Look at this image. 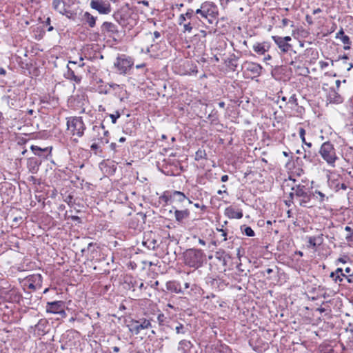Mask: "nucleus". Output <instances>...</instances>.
Returning <instances> with one entry per match:
<instances>
[{"label":"nucleus","instance_id":"f257e3e1","mask_svg":"<svg viewBox=\"0 0 353 353\" xmlns=\"http://www.w3.org/2000/svg\"><path fill=\"white\" fill-rule=\"evenodd\" d=\"M290 196L294 199L300 207L312 208L314 206L312 204V193L310 188L302 183L295 185L292 188Z\"/></svg>","mask_w":353,"mask_h":353},{"label":"nucleus","instance_id":"f03ea898","mask_svg":"<svg viewBox=\"0 0 353 353\" xmlns=\"http://www.w3.org/2000/svg\"><path fill=\"white\" fill-rule=\"evenodd\" d=\"M319 154L322 159L331 168H335L336 161L339 159L335 145L330 141L321 144Z\"/></svg>","mask_w":353,"mask_h":353},{"label":"nucleus","instance_id":"7ed1b4c3","mask_svg":"<svg viewBox=\"0 0 353 353\" xmlns=\"http://www.w3.org/2000/svg\"><path fill=\"white\" fill-rule=\"evenodd\" d=\"M184 263L194 268H199L203 263L205 253L202 250L196 248L187 249L183 254Z\"/></svg>","mask_w":353,"mask_h":353},{"label":"nucleus","instance_id":"20e7f679","mask_svg":"<svg viewBox=\"0 0 353 353\" xmlns=\"http://www.w3.org/2000/svg\"><path fill=\"white\" fill-rule=\"evenodd\" d=\"M194 14L199 15L201 18L208 20V23L212 24L219 15L218 7L215 3L211 1H205L201 3L199 8L194 10Z\"/></svg>","mask_w":353,"mask_h":353},{"label":"nucleus","instance_id":"39448f33","mask_svg":"<svg viewBox=\"0 0 353 353\" xmlns=\"http://www.w3.org/2000/svg\"><path fill=\"white\" fill-rule=\"evenodd\" d=\"M67 130L73 136L81 137L84 134L85 125L81 117H70L67 119Z\"/></svg>","mask_w":353,"mask_h":353},{"label":"nucleus","instance_id":"423d86ee","mask_svg":"<svg viewBox=\"0 0 353 353\" xmlns=\"http://www.w3.org/2000/svg\"><path fill=\"white\" fill-rule=\"evenodd\" d=\"M330 277L335 283L339 285L342 283L344 279L348 283L353 285V270L350 267H346L344 270L342 268H338L330 273Z\"/></svg>","mask_w":353,"mask_h":353},{"label":"nucleus","instance_id":"0eeeda50","mask_svg":"<svg viewBox=\"0 0 353 353\" xmlns=\"http://www.w3.org/2000/svg\"><path fill=\"white\" fill-rule=\"evenodd\" d=\"M194 10L192 8H188L185 13L181 14L177 19L178 25L183 28L182 32L183 33H190L193 30V25L192 21L194 18Z\"/></svg>","mask_w":353,"mask_h":353},{"label":"nucleus","instance_id":"6e6552de","mask_svg":"<svg viewBox=\"0 0 353 353\" xmlns=\"http://www.w3.org/2000/svg\"><path fill=\"white\" fill-rule=\"evenodd\" d=\"M244 76L246 78L254 79L259 77L263 70V68L256 62L246 61L242 65Z\"/></svg>","mask_w":353,"mask_h":353},{"label":"nucleus","instance_id":"1a4fd4ad","mask_svg":"<svg viewBox=\"0 0 353 353\" xmlns=\"http://www.w3.org/2000/svg\"><path fill=\"white\" fill-rule=\"evenodd\" d=\"M134 62L132 58L125 54H121L117 57L114 65L121 74H125L132 67Z\"/></svg>","mask_w":353,"mask_h":353},{"label":"nucleus","instance_id":"9d476101","mask_svg":"<svg viewBox=\"0 0 353 353\" xmlns=\"http://www.w3.org/2000/svg\"><path fill=\"white\" fill-rule=\"evenodd\" d=\"M271 38L277 46L281 53L286 54L292 50L293 46L290 43V41H292V37L290 36L281 37L274 35L272 36Z\"/></svg>","mask_w":353,"mask_h":353},{"label":"nucleus","instance_id":"9b49d317","mask_svg":"<svg viewBox=\"0 0 353 353\" xmlns=\"http://www.w3.org/2000/svg\"><path fill=\"white\" fill-rule=\"evenodd\" d=\"M285 168L290 172L293 176H300L304 173L302 168V160L300 157L293 159L291 157L285 163Z\"/></svg>","mask_w":353,"mask_h":353},{"label":"nucleus","instance_id":"f8f14e48","mask_svg":"<svg viewBox=\"0 0 353 353\" xmlns=\"http://www.w3.org/2000/svg\"><path fill=\"white\" fill-rule=\"evenodd\" d=\"M42 276L40 274H34L26 276L23 281L24 288L30 291H35L41 288L42 285Z\"/></svg>","mask_w":353,"mask_h":353},{"label":"nucleus","instance_id":"ddd939ff","mask_svg":"<svg viewBox=\"0 0 353 353\" xmlns=\"http://www.w3.org/2000/svg\"><path fill=\"white\" fill-rule=\"evenodd\" d=\"M287 107L290 109L291 116L301 117L305 113V109L303 106L299 105L297 98L295 94H292L286 102Z\"/></svg>","mask_w":353,"mask_h":353},{"label":"nucleus","instance_id":"4468645a","mask_svg":"<svg viewBox=\"0 0 353 353\" xmlns=\"http://www.w3.org/2000/svg\"><path fill=\"white\" fill-rule=\"evenodd\" d=\"M90 6L100 14H108L112 11L111 4L108 0H91Z\"/></svg>","mask_w":353,"mask_h":353},{"label":"nucleus","instance_id":"2eb2a0df","mask_svg":"<svg viewBox=\"0 0 353 353\" xmlns=\"http://www.w3.org/2000/svg\"><path fill=\"white\" fill-rule=\"evenodd\" d=\"M327 84H323V89L326 92L327 101L330 103L340 104L343 101V97L334 88H327Z\"/></svg>","mask_w":353,"mask_h":353},{"label":"nucleus","instance_id":"dca6fc26","mask_svg":"<svg viewBox=\"0 0 353 353\" xmlns=\"http://www.w3.org/2000/svg\"><path fill=\"white\" fill-rule=\"evenodd\" d=\"M46 312L48 313L59 314L62 317L66 316V313L64 310V303L62 301L48 302Z\"/></svg>","mask_w":353,"mask_h":353},{"label":"nucleus","instance_id":"f3484780","mask_svg":"<svg viewBox=\"0 0 353 353\" xmlns=\"http://www.w3.org/2000/svg\"><path fill=\"white\" fill-rule=\"evenodd\" d=\"M101 33L105 36L114 38L119 34L117 26L114 23L104 21L101 26Z\"/></svg>","mask_w":353,"mask_h":353},{"label":"nucleus","instance_id":"a211bd4d","mask_svg":"<svg viewBox=\"0 0 353 353\" xmlns=\"http://www.w3.org/2000/svg\"><path fill=\"white\" fill-rule=\"evenodd\" d=\"M224 214L230 219H240L243 216L242 209L234 205L225 208Z\"/></svg>","mask_w":353,"mask_h":353},{"label":"nucleus","instance_id":"6ab92c4d","mask_svg":"<svg viewBox=\"0 0 353 353\" xmlns=\"http://www.w3.org/2000/svg\"><path fill=\"white\" fill-rule=\"evenodd\" d=\"M312 193L313 200L320 205L325 203L332 196V194L328 192L319 189L312 191Z\"/></svg>","mask_w":353,"mask_h":353},{"label":"nucleus","instance_id":"aec40b11","mask_svg":"<svg viewBox=\"0 0 353 353\" xmlns=\"http://www.w3.org/2000/svg\"><path fill=\"white\" fill-rule=\"evenodd\" d=\"M271 48V43L268 41L256 42L253 46V50L259 55H265Z\"/></svg>","mask_w":353,"mask_h":353},{"label":"nucleus","instance_id":"412c9836","mask_svg":"<svg viewBox=\"0 0 353 353\" xmlns=\"http://www.w3.org/2000/svg\"><path fill=\"white\" fill-rule=\"evenodd\" d=\"M205 353H232V352L227 345L217 343L206 348Z\"/></svg>","mask_w":353,"mask_h":353},{"label":"nucleus","instance_id":"4be33fe9","mask_svg":"<svg viewBox=\"0 0 353 353\" xmlns=\"http://www.w3.org/2000/svg\"><path fill=\"white\" fill-rule=\"evenodd\" d=\"M336 39H339L341 43L343 44V49L345 50H348L351 48L352 46V41L349 36L345 34L343 28L336 34Z\"/></svg>","mask_w":353,"mask_h":353},{"label":"nucleus","instance_id":"5701e85b","mask_svg":"<svg viewBox=\"0 0 353 353\" xmlns=\"http://www.w3.org/2000/svg\"><path fill=\"white\" fill-rule=\"evenodd\" d=\"M97 17L92 15L90 12H84L81 17V21L84 25H88L90 28L95 27Z\"/></svg>","mask_w":353,"mask_h":353},{"label":"nucleus","instance_id":"b1692460","mask_svg":"<svg viewBox=\"0 0 353 353\" xmlns=\"http://www.w3.org/2000/svg\"><path fill=\"white\" fill-rule=\"evenodd\" d=\"M323 243V234L309 236L307 239V247L316 250L317 247Z\"/></svg>","mask_w":353,"mask_h":353},{"label":"nucleus","instance_id":"393cba45","mask_svg":"<svg viewBox=\"0 0 353 353\" xmlns=\"http://www.w3.org/2000/svg\"><path fill=\"white\" fill-rule=\"evenodd\" d=\"M165 287L167 290L172 293L181 294L183 292L180 282L175 280L167 281Z\"/></svg>","mask_w":353,"mask_h":353},{"label":"nucleus","instance_id":"a878e982","mask_svg":"<svg viewBox=\"0 0 353 353\" xmlns=\"http://www.w3.org/2000/svg\"><path fill=\"white\" fill-rule=\"evenodd\" d=\"M30 149L34 152L35 155L43 157H48L51 154L52 147H46L44 148H41L37 145H32Z\"/></svg>","mask_w":353,"mask_h":353},{"label":"nucleus","instance_id":"bb28decb","mask_svg":"<svg viewBox=\"0 0 353 353\" xmlns=\"http://www.w3.org/2000/svg\"><path fill=\"white\" fill-rule=\"evenodd\" d=\"M194 345L190 341L183 339L179 341L178 350L181 353H191Z\"/></svg>","mask_w":353,"mask_h":353},{"label":"nucleus","instance_id":"cd10ccee","mask_svg":"<svg viewBox=\"0 0 353 353\" xmlns=\"http://www.w3.org/2000/svg\"><path fill=\"white\" fill-rule=\"evenodd\" d=\"M52 6L54 10L62 15H67L69 12L65 7V3L61 0H53Z\"/></svg>","mask_w":353,"mask_h":353},{"label":"nucleus","instance_id":"c85d7f7f","mask_svg":"<svg viewBox=\"0 0 353 353\" xmlns=\"http://www.w3.org/2000/svg\"><path fill=\"white\" fill-rule=\"evenodd\" d=\"M172 196L173 203H183L185 200H188L189 203H192V201L189 198H188L183 192L181 191L174 190L172 192Z\"/></svg>","mask_w":353,"mask_h":353},{"label":"nucleus","instance_id":"c756f323","mask_svg":"<svg viewBox=\"0 0 353 353\" xmlns=\"http://www.w3.org/2000/svg\"><path fill=\"white\" fill-rule=\"evenodd\" d=\"M100 128H101L103 130V137H101L97 139V141H98L97 143L103 144V145L107 144L109 142L108 136H109L110 133L108 130H105V127L103 125H102L101 128L97 127V126H94L93 130L97 131L99 134V131Z\"/></svg>","mask_w":353,"mask_h":353},{"label":"nucleus","instance_id":"7c9ffc66","mask_svg":"<svg viewBox=\"0 0 353 353\" xmlns=\"http://www.w3.org/2000/svg\"><path fill=\"white\" fill-rule=\"evenodd\" d=\"M190 212L188 209L174 210L175 219L179 223H181L184 219H188L190 216Z\"/></svg>","mask_w":353,"mask_h":353},{"label":"nucleus","instance_id":"2f4dec72","mask_svg":"<svg viewBox=\"0 0 353 353\" xmlns=\"http://www.w3.org/2000/svg\"><path fill=\"white\" fill-rule=\"evenodd\" d=\"M65 77L69 80L74 81L77 83H80L81 81V77L76 75L74 72L69 67H68Z\"/></svg>","mask_w":353,"mask_h":353},{"label":"nucleus","instance_id":"473e14b6","mask_svg":"<svg viewBox=\"0 0 353 353\" xmlns=\"http://www.w3.org/2000/svg\"><path fill=\"white\" fill-rule=\"evenodd\" d=\"M130 332L135 335H137L142 330L141 327L139 326V321H133L130 324L128 325Z\"/></svg>","mask_w":353,"mask_h":353},{"label":"nucleus","instance_id":"72a5a7b5","mask_svg":"<svg viewBox=\"0 0 353 353\" xmlns=\"http://www.w3.org/2000/svg\"><path fill=\"white\" fill-rule=\"evenodd\" d=\"M159 199L161 201L163 202L165 205H168L169 203H173L172 192L168 191H165L159 197Z\"/></svg>","mask_w":353,"mask_h":353},{"label":"nucleus","instance_id":"f704fd0d","mask_svg":"<svg viewBox=\"0 0 353 353\" xmlns=\"http://www.w3.org/2000/svg\"><path fill=\"white\" fill-rule=\"evenodd\" d=\"M238 60L235 57L228 59L225 61L226 66L231 70L235 71L238 66Z\"/></svg>","mask_w":353,"mask_h":353},{"label":"nucleus","instance_id":"c9c22d12","mask_svg":"<svg viewBox=\"0 0 353 353\" xmlns=\"http://www.w3.org/2000/svg\"><path fill=\"white\" fill-rule=\"evenodd\" d=\"M223 227V225H222ZM216 230L220 232L219 238L218 239L219 243L225 242L228 240V229L216 228Z\"/></svg>","mask_w":353,"mask_h":353},{"label":"nucleus","instance_id":"e433bc0d","mask_svg":"<svg viewBox=\"0 0 353 353\" xmlns=\"http://www.w3.org/2000/svg\"><path fill=\"white\" fill-rule=\"evenodd\" d=\"M241 232L248 236L252 237L255 235L254 231L251 227L243 225L241 226Z\"/></svg>","mask_w":353,"mask_h":353},{"label":"nucleus","instance_id":"4c0bfd02","mask_svg":"<svg viewBox=\"0 0 353 353\" xmlns=\"http://www.w3.org/2000/svg\"><path fill=\"white\" fill-rule=\"evenodd\" d=\"M299 135L301 139V141H302V143L303 144H305V145H307L308 148H311L312 146V143L310 142H307L306 140H305V130L304 128H299Z\"/></svg>","mask_w":353,"mask_h":353},{"label":"nucleus","instance_id":"58836bf2","mask_svg":"<svg viewBox=\"0 0 353 353\" xmlns=\"http://www.w3.org/2000/svg\"><path fill=\"white\" fill-rule=\"evenodd\" d=\"M207 35L208 32L205 30H200L197 34H194V38L198 39L201 41L202 43H205L206 42Z\"/></svg>","mask_w":353,"mask_h":353},{"label":"nucleus","instance_id":"ea45409f","mask_svg":"<svg viewBox=\"0 0 353 353\" xmlns=\"http://www.w3.org/2000/svg\"><path fill=\"white\" fill-rule=\"evenodd\" d=\"M207 159V154L205 150L199 149L195 153V160L199 161L201 159Z\"/></svg>","mask_w":353,"mask_h":353},{"label":"nucleus","instance_id":"a19ab883","mask_svg":"<svg viewBox=\"0 0 353 353\" xmlns=\"http://www.w3.org/2000/svg\"><path fill=\"white\" fill-rule=\"evenodd\" d=\"M139 326L142 330L148 329L151 327V321L148 319H143L141 322H139Z\"/></svg>","mask_w":353,"mask_h":353},{"label":"nucleus","instance_id":"79ce46f5","mask_svg":"<svg viewBox=\"0 0 353 353\" xmlns=\"http://www.w3.org/2000/svg\"><path fill=\"white\" fill-rule=\"evenodd\" d=\"M175 331L176 334H184L186 332V329L182 323H179L175 327Z\"/></svg>","mask_w":353,"mask_h":353},{"label":"nucleus","instance_id":"37998d69","mask_svg":"<svg viewBox=\"0 0 353 353\" xmlns=\"http://www.w3.org/2000/svg\"><path fill=\"white\" fill-rule=\"evenodd\" d=\"M121 117V114L119 111H116L115 114H110V117L111 118L112 123L115 124L117 119Z\"/></svg>","mask_w":353,"mask_h":353},{"label":"nucleus","instance_id":"c03bdc74","mask_svg":"<svg viewBox=\"0 0 353 353\" xmlns=\"http://www.w3.org/2000/svg\"><path fill=\"white\" fill-rule=\"evenodd\" d=\"M345 240L347 241V243L350 246L353 245V232L352 233H347L345 236Z\"/></svg>","mask_w":353,"mask_h":353},{"label":"nucleus","instance_id":"a18cd8bd","mask_svg":"<svg viewBox=\"0 0 353 353\" xmlns=\"http://www.w3.org/2000/svg\"><path fill=\"white\" fill-rule=\"evenodd\" d=\"M320 353H334V351L332 347L325 346L321 348Z\"/></svg>","mask_w":353,"mask_h":353},{"label":"nucleus","instance_id":"49530a36","mask_svg":"<svg viewBox=\"0 0 353 353\" xmlns=\"http://www.w3.org/2000/svg\"><path fill=\"white\" fill-rule=\"evenodd\" d=\"M90 148L92 150L95 151V154H97L98 152L100 153L102 152V150L100 148L99 144L97 142L93 143L91 145Z\"/></svg>","mask_w":353,"mask_h":353},{"label":"nucleus","instance_id":"de8ad7c7","mask_svg":"<svg viewBox=\"0 0 353 353\" xmlns=\"http://www.w3.org/2000/svg\"><path fill=\"white\" fill-rule=\"evenodd\" d=\"M319 65L321 70H324L329 66V63L325 61H320Z\"/></svg>","mask_w":353,"mask_h":353},{"label":"nucleus","instance_id":"09e8293b","mask_svg":"<svg viewBox=\"0 0 353 353\" xmlns=\"http://www.w3.org/2000/svg\"><path fill=\"white\" fill-rule=\"evenodd\" d=\"M294 202V199L289 196V199L284 201L285 205L290 207Z\"/></svg>","mask_w":353,"mask_h":353},{"label":"nucleus","instance_id":"8fccbe9b","mask_svg":"<svg viewBox=\"0 0 353 353\" xmlns=\"http://www.w3.org/2000/svg\"><path fill=\"white\" fill-rule=\"evenodd\" d=\"M12 294L14 295V301H19L21 298V295L19 293L15 292L14 291L12 292Z\"/></svg>","mask_w":353,"mask_h":353},{"label":"nucleus","instance_id":"3c124183","mask_svg":"<svg viewBox=\"0 0 353 353\" xmlns=\"http://www.w3.org/2000/svg\"><path fill=\"white\" fill-rule=\"evenodd\" d=\"M184 6L183 3H176L174 5H172L171 9L174 10V8H177L179 10H181V9Z\"/></svg>","mask_w":353,"mask_h":353},{"label":"nucleus","instance_id":"603ef678","mask_svg":"<svg viewBox=\"0 0 353 353\" xmlns=\"http://www.w3.org/2000/svg\"><path fill=\"white\" fill-rule=\"evenodd\" d=\"M194 205L195 208H200L203 211H205L206 210V208H207V207L205 205H200L198 203H194Z\"/></svg>","mask_w":353,"mask_h":353},{"label":"nucleus","instance_id":"864d4df0","mask_svg":"<svg viewBox=\"0 0 353 353\" xmlns=\"http://www.w3.org/2000/svg\"><path fill=\"white\" fill-rule=\"evenodd\" d=\"M222 188L223 190H219L217 191V194H222L223 193H226L227 194H228V192H227V188H226V186L225 185H222Z\"/></svg>","mask_w":353,"mask_h":353},{"label":"nucleus","instance_id":"5fc2aeb1","mask_svg":"<svg viewBox=\"0 0 353 353\" xmlns=\"http://www.w3.org/2000/svg\"><path fill=\"white\" fill-rule=\"evenodd\" d=\"M282 27L284 28V27H286L288 26L289 23H290V20L287 18H284L282 19Z\"/></svg>","mask_w":353,"mask_h":353},{"label":"nucleus","instance_id":"6e6d98bb","mask_svg":"<svg viewBox=\"0 0 353 353\" xmlns=\"http://www.w3.org/2000/svg\"><path fill=\"white\" fill-rule=\"evenodd\" d=\"M153 41L161 37V33L159 31H154L153 33Z\"/></svg>","mask_w":353,"mask_h":353},{"label":"nucleus","instance_id":"4d7b16f0","mask_svg":"<svg viewBox=\"0 0 353 353\" xmlns=\"http://www.w3.org/2000/svg\"><path fill=\"white\" fill-rule=\"evenodd\" d=\"M110 149L114 152H116L117 150V145L115 143H111L110 145Z\"/></svg>","mask_w":353,"mask_h":353},{"label":"nucleus","instance_id":"13d9d810","mask_svg":"<svg viewBox=\"0 0 353 353\" xmlns=\"http://www.w3.org/2000/svg\"><path fill=\"white\" fill-rule=\"evenodd\" d=\"M48 99H50V97H46V96H44L41 98V102L42 103H48Z\"/></svg>","mask_w":353,"mask_h":353},{"label":"nucleus","instance_id":"bf43d9fd","mask_svg":"<svg viewBox=\"0 0 353 353\" xmlns=\"http://www.w3.org/2000/svg\"><path fill=\"white\" fill-rule=\"evenodd\" d=\"M310 51L312 52V55L314 56V59H316L319 55L318 51L316 50L310 49Z\"/></svg>","mask_w":353,"mask_h":353},{"label":"nucleus","instance_id":"052dcab7","mask_svg":"<svg viewBox=\"0 0 353 353\" xmlns=\"http://www.w3.org/2000/svg\"><path fill=\"white\" fill-rule=\"evenodd\" d=\"M228 179H229L228 175L225 174L221 176V180L222 182H226V181H228Z\"/></svg>","mask_w":353,"mask_h":353},{"label":"nucleus","instance_id":"680f3d73","mask_svg":"<svg viewBox=\"0 0 353 353\" xmlns=\"http://www.w3.org/2000/svg\"><path fill=\"white\" fill-rule=\"evenodd\" d=\"M272 59V56L270 55V54H265V57L263 58V61L265 62H267L269 60H271Z\"/></svg>","mask_w":353,"mask_h":353},{"label":"nucleus","instance_id":"e2e57ef3","mask_svg":"<svg viewBox=\"0 0 353 353\" xmlns=\"http://www.w3.org/2000/svg\"><path fill=\"white\" fill-rule=\"evenodd\" d=\"M6 74V70L3 68L0 67V75L5 76Z\"/></svg>","mask_w":353,"mask_h":353},{"label":"nucleus","instance_id":"0e129e2a","mask_svg":"<svg viewBox=\"0 0 353 353\" xmlns=\"http://www.w3.org/2000/svg\"><path fill=\"white\" fill-rule=\"evenodd\" d=\"M345 230L348 233H352L353 232V229L350 226H345Z\"/></svg>","mask_w":353,"mask_h":353},{"label":"nucleus","instance_id":"69168bd1","mask_svg":"<svg viewBox=\"0 0 353 353\" xmlns=\"http://www.w3.org/2000/svg\"><path fill=\"white\" fill-rule=\"evenodd\" d=\"M306 21L307 22L309 23V24H312V17L309 15H307L306 16Z\"/></svg>","mask_w":353,"mask_h":353},{"label":"nucleus","instance_id":"338daca9","mask_svg":"<svg viewBox=\"0 0 353 353\" xmlns=\"http://www.w3.org/2000/svg\"><path fill=\"white\" fill-rule=\"evenodd\" d=\"M308 72H309L308 69L305 68L303 69V72H301L300 74H302V75H305Z\"/></svg>","mask_w":353,"mask_h":353},{"label":"nucleus","instance_id":"774afa93","mask_svg":"<svg viewBox=\"0 0 353 353\" xmlns=\"http://www.w3.org/2000/svg\"><path fill=\"white\" fill-rule=\"evenodd\" d=\"M321 12V9H320V8H316V9H314V10H313V12H312V13H313V14H316L320 13Z\"/></svg>","mask_w":353,"mask_h":353}]
</instances>
